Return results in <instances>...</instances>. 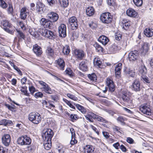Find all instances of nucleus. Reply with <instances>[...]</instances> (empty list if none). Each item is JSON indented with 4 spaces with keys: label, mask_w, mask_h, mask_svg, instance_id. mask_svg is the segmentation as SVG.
<instances>
[{
    "label": "nucleus",
    "mask_w": 153,
    "mask_h": 153,
    "mask_svg": "<svg viewBox=\"0 0 153 153\" xmlns=\"http://www.w3.org/2000/svg\"><path fill=\"white\" fill-rule=\"evenodd\" d=\"M28 120L34 124H38L42 120V117L39 113L32 112L28 116Z\"/></svg>",
    "instance_id": "obj_1"
},
{
    "label": "nucleus",
    "mask_w": 153,
    "mask_h": 153,
    "mask_svg": "<svg viewBox=\"0 0 153 153\" xmlns=\"http://www.w3.org/2000/svg\"><path fill=\"white\" fill-rule=\"evenodd\" d=\"M39 83L42 86L41 89L42 91L46 94H52L54 90H52L49 85L45 82L40 81H39Z\"/></svg>",
    "instance_id": "obj_2"
},
{
    "label": "nucleus",
    "mask_w": 153,
    "mask_h": 153,
    "mask_svg": "<svg viewBox=\"0 0 153 153\" xmlns=\"http://www.w3.org/2000/svg\"><path fill=\"white\" fill-rule=\"evenodd\" d=\"M31 138L27 135L22 136L18 138L17 144L21 146L29 145L31 143Z\"/></svg>",
    "instance_id": "obj_3"
},
{
    "label": "nucleus",
    "mask_w": 153,
    "mask_h": 153,
    "mask_svg": "<svg viewBox=\"0 0 153 153\" xmlns=\"http://www.w3.org/2000/svg\"><path fill=\"white\" fill-rule=\"evenodd\" d=\"M53 136V131L51 129L47 128L43 131L42 136L44 140H51Z\"/></svg>",
    "instance_id": "obj_4"
},
{
    "label": "nucleus",
    "mask_w": 153,
    "mask_h": 153,
    "mask_svg": "<svg viewBox=\"0 0 153 153\" xmlns=\"http://www.w3.org/2000/svg\"><path fill=\"white\" fill-rule=\"evenodd\" d=\"M128 93L126 91H123L121 98L129 106H131L133 104V99L130 97Z\"/></svg>",
    "instance_id": "obj_5"
},
{
    "label": "nucleus",
    "mask_w": 153,
    "mask_h": 153,
    "mask_svg": "<svg viewBox=\"0 0 153 153\" xmlns=\"http://www.w3.org/2000/svg\"><path fill=\"white\" fill-rule=\"evenodd\" d=\"M100 19L103 23L109 24L112 21V16L110 13H105L102 14L100 16Z\"/></svg>",
    "instance_id": "obj_6"
},
{
    "label": "nucleus",
    "mask_w": 153,
    "mask_h": 153,
    "mask_svg": "<svg viewBox=\"0 0 153 153\" xmlns=\"http://www.w3.org/2000/svg\"><path fill=\"white\" fill-rule=\"evenodd\" d=\"M140 110L141 112L146 114V116L151 118L150 117L151 116L152 114L151 109L147 105L140 106Z\"/></svg>",
    "instance_id": "obj_7"
},
{
    "label": "nucleus",
    "mask_w": 153,
    "mask_h": 153,
    "mask_svg": "<svg viewBox=\"0 0 153 153\" xmlns=\"http://www.w3.org/2000/svg\"><path fill=\"white\" fill-rule=\"evenodd\" d=\"M68 23L71 26L72 29H76L78 27V21L75 16H72L68 19Z\"/></svg>",
    "instance_id": "obj_8"
},
{
    "label": "nucleus",
    "mask_w": 153,
    "mask_h": 153,
    "mask_svg": "<svg viewBox=\"0 0 153 153\" xmlns=\"http://www.w3.org/2000/svg\"><path fill=\"white\" fill-rule=\"evenodd\" d=\"M74 55L77 59L81 60L85 56V53L82 50L76 49L74 52Z\"/></svg>",
    "instance_id": "obj_9"
},
{
    "label": "nucleus",
    "mask_w": 153,
    "mask_h": 153,
    "mask_svg": "<svg viewBox=\"0 0 153 153\" xmlns=\"http://www.w3.org/2000/svg\"><path fill=\"white\" fill-rule=\"evenodd\" d=\"M66 27L64 24H62L58 28L59 36L62 37H65L66 36Z\"/></svg>",
    "instance_id": "obj_10"
},
{
    "label": "nucleus",
    "mask_w": 153,
    "mask_h": 153,
    "mask_svg": "<svg viewBox=\"0 0 153 153\" xmlns=\"http://www.w3.org/2000/svg\"><path fill=\"white\" fill-rule=\"evenodd\" d=\"M36 12L39 14H42L45 11V6L42 2L38 1L36 2Z\"/></svg>",
    "instance_id": "obj_11"
},
{
    "label": "nucleus",
    "mask_w": 153,
    "mask_h": 153,
    "mask_svg": "<svg viewBox=\"0 0 153 153\" xmlns=\"http://www.w3.org/2000/svg\"><path fill=\"white\" fill-rule=\"evenodd\" d=\"M2 142L5 146H9L11 138L10 135L8 134H4L2 137Z\"/></svg>",
    "instance_id": "obj_12"
},
{
    "label": "nucleus",
    "mask_w": 153,
    "mask_h": 153,
    "mask_svg": "<svg viewBox=\"0 0 153 153\" xmlns=\"http://www.w3.org/2000/svg\"><path fill=\"white\" fill-rule=\"evenodd\" d=\"M138 56V52L137 51H131L128 54L129 59L131 61H134L137 59Z\"/></svg>",
    "instance_id": "obj_13"
},
{
    "label": "nucleus",
    "mask_w": 153,
    "mask_h": 153,
    "mask_svg": "<svg viewBox=\"0 0 153 153\" xmlns=\"http://www.w3.org/2000/svg\"><path fill=\"white\" fill-rule=\"evenodd\" d=\"M33 50L34 53L38 56H40L42 53L41 48L37 44L33 46Z\"/></svg>",
    "instance_id": "obj_14"
},
{
    "label": "nucleus",
    "mask_w": 153,
    "mask_h": 153,
    "mask_svg": "<svg viewBox=\"0 0 153 153\" xmlns=\"http://www.w3.org/2000/svg\"><path fill=\"white\" fill-rule=\"evenodd\" d=\"M106 84L110 91L112 92L115 90L114 85L113 81L110 78L108 77L106 79Z\"/></svg>",
    "instance_id": "obj_15"
},
{
    "label": "nucleus",
    "mask_w": 153,
    "mask_h": 153,
    "mask_svg": "<svg viewBox=\"0 0 153 153\" xmlns=\"http://www.w3.org/2000/svg\"><path fill=\"white\" fill-rule=\"evenodd\" d=\"M47 17L49 18L52 22H56L59 19L58 14L54 12L49 13L47 15Z\"/></svg>",
    "instance_id": "obj_16"
},
{
    "label": "nucleus",
    "mask_w": 153,
    "mask_h": 153,
    "mask_svg": "<svg viewBox=\"0 0 153 153\" xmlns=\"http://www.w3.org/2000/svg\"><path fill=\"white\" fill-rule=\"evenodd\" d=\"M133 90L136 91H139L140 90V85L139 81L135 80L131 86Z\"/></svg>",
    "instance_id": "obj_17"
},
{
    "label": "nucleus",
    "mask_w": 153,
    "mask_h": 153,
    "mask_svg": "<svg viewBox=\"0 0 153 153\" xmlns=\"http://www.w3.org/2000/svg\"><path fill=\"white\" fill-rule=\"evenodd\" d=\"M57 67L61 70H63L65 66V63L63 59L60 58L56 60Z\"/></svg>",
    "instance_id": "obj_18"
},
{
    "label": "nucleus",
    "mask_w": 153,
    "mask_h": 153,
    "mask_svg": "<svg viewBox=\"0 0 153 153\" xmlns=\"http://www.w3.org/2000/svg\"><path fill=\"white\" fill-rule=\"evenodd\" d=\"M85 116L87 120L90 122H93V119H95V118H96L97 116V115L92 112H89Z\"/></svg>",
    "instance_id": "obj_19"
},
{
    "label": "nucleus",
    "mask_w": 153,
    "mask_h": 153,
    "mask_svg": "<svg viewBox=\"0 0 153 153\" xmlns=\"http://www.w3.org/2000/svg\"><path fill=\"white\" fill-rule=\"evenodd\" d=\"M126 14L128 16L136 17L138 16V13L134 9L130 8L128 9L126 12Z\"/></svg>",
    "instance_id": "obj_20"
},
{
    "label": "nucleus",
    "mask_w": 153,
    "mask_h": 153,
    "mask_svg": "<svg viewBox=\"0 0 153 153\" xmlns=\"http://www.w3.org/2000/svg\"><path fill=\"white\" fill-rule=\"evenodd\" d=\"M28 13V12L26 8H22L20 11V16L21 19L24 20L26 18Z\"/></svg>",
    "instance_id": "obj_21"
},
{
    "label": "nucleus",
    "mask_w": 153,
    "mask_h": 153,
    "mask_svg": "<svg viewBox=\"0 0 153 153\" xmlns=\"http://www.w3.org/2000/svg\"><path fill=\"white\" fill-rule=\"evenodd\" d=\"M85 153H94V148L91 145H87L84 148Z\"/></svg>",
    "instance_id": "obj_22"
},
{
    "label": "nucleus",
    "mask_w": 153,
    "mask_h": 153,
    "mask_svg": "<svg viewBox=\"0 0 153 153\" xmlns=\"http://www.w3.org/2000/svg\"><path fill=\"white\" fill-rule=\"evenodd\" d=\"M98 40L104 45H106L109 41L108 38L104 35L100 36Z\"/></svg>",
    "instance_id": "obj_23"
},
{
    "label": "nucleus",
    "mask_w": 153,
    "mask_h": 153,
    "mask_svg": "<svg viewBox=\"0 0 153 153\" xmlns=\"http://www.w3.org/2000/svg\"><path fill=\"white\" fill-rule=\"evenodd\" d=\"M70 130L71 134V139L70 142V144L71 145H74L76 143L77 141L75 138V134L74 129L73 128H71Z\"/></svg>",
    "instance_id": "obj_24"
},
{
    "label": "nucleus",
    "mask_w": 153,
    "mask_h": 153,
    "mask_svg": "<svg viewBox=\"0 0 153 153\" xmlns=\"http://www.w3.org/2000/svg\"><path fill=\"white\" fill-rule=\"evenodd\" d=\"M122 65V64L121 63H119L116 65L115 69V74L116 76L120 75Z\"/></svg>",
    "instance_id": "obj_25"
},
{
    "label": "nucleus",
    "mask_w": 153,
    "mask_h": 153,
    "mask_svg": "<svg viewBox=\"0 0 153 153\" xmlns=\"http://www.w3.org/2000/svg\"><path fill=\"white\" fill-rule=\"evenodd\" d=\"M124 72L126 76H134L135 75V72L127 68H126L124 70Z\"/></svg>",
    "instance_id": "obj_26"
},
{
    "label": "nucleus",
    "mask_w": 153,
    "mask_h": 153,
    "mask_svg": "<svg viewBox=\"0 0 153 153\" xmlns=\"http://www.w3.org/2000/svg\"><path fill=\"white\" fill-rule=\"evenodd\" d=\"M144 34L147 37H151L153 36V29L152 28H146L144 30Z\"/></svg>",
    "instance_id": "obj_27"
},
{
    "label": "nucleus",
    "mask_w": 153,
    "mask_h": 153,
    "mask_svg": "<svg viewBox=\"0 0 153 153\" xmlns=\"http://www.w3.org/2000/svg\"><path fill=\"white\" fill-rule=\"evenodd\" d=\"M13 123L12 121L6 119H3L0 120V125H4L5 126L12 125Z\"/></svg>",
    "instance_id": "obj_28"
},
{
    "label": "nucleus",
    "mask_w": 153,
    "mask_h": 153,
    "mask_svg": "<svg viewBox=\"0 0 153 153\" xmlns=\"http://www.w3.org/2000/svg\"><path fill=\"white\" fill-rule=\"evenodd\" d=\"M66 114L70 118L69 120L73 122L76 121L79 118V117L76 114H71L70 115L68 112H66Z\"/></svg>",
    "instance_id": "obj_29"
},
{
    "label": "nucleus",
    "mask_w": 153,
    "mask_h": 153,
    "mask_svg": "<svg viewBox=\"0 0 153 153\" xmlns=\"http://www.w3.org/2000/svg\"><path fill=\"white\" fill-rule=\"evenodd\" d=\"M46 52L47 55L51 57H53L54 56V50L50 47L48 46L47 47Z\"/></svg>",
    "instance_id": "obj_30"
},
{
    "label": "nucleus",
    "mask_w": 153,
    "mask_h": 153,
    "mask_svg": "<svg viewBox=\"0 0 153 153\" xmlns=\"http://www.w3.org/2000/svg\"><path fill=\"white\" fill-rule=\"evenodd\" d=\"M93 63L95 66H97L99 68H101L102 62L100 58L98 57L95 58L93 60Z\"/></svg>",
    "instance_id": "obj_31"
},
{
    "label": "nucleus",
    "mask_w": 153,
    "mask_h": 153,
    "mask_svg": "<svg viewBox=\"0 0 153 153\" xmlns=\"http://www.w3.org/2000/svg\"><path fill=\"white\" fill-rule=\"evenodd\" d=\"M94 10L93 7H88L86 10L87 15L88 16H91L93 15L94 13Z\"/></svg>",
    "instance_id": "obj_32"
},
{
    "label": "nucleus",
    "mask_w": 153,
    "mask_h": 153,
    "mask_svg": "<svg viewBox=\"0 0 153 153\" xmlns=\"http://www.w3.org/2000/svg\"><path fill=\"white\" fill-rule=\"evenodd\" d=\"M87 62H86L82 61L79 64V67L81 70L83 71H87L88 68Z\"/></svg>",
    "instance_id": "obj_33"
},
{
    "label": "nucleus",
    "mask_w": 153,
    "mask_h": 153,
    "mask_svg": "<svg viewBox=\"0 0 153 153\" xmlns=\"http://www.w3.org/2000/svg\"><path fill=\"white\" fill-rule=\"evenodd\" d=\"M44 146L45 149L47 150L50 149L52 146L51 140H44Z\"/></svg>",
    "instance_id": "obj_34"
},
{
    "label": "nucleus",
    "mask_w": 153,
    "mask_h": 153,
    "mask_svg": "<svg viewBox=\"0 0 153 153\" xmlns=\"http://www.w3.org/2000/svg\"><path fill=\"white\" fill-rule=\"evenodd\" d=\"M93 46L95 48L96 51L99 52H103V48L97 42H95Z\"/></svg>",
    "instance_id": "obj_35"
},
{
    "label": "nucleus",
    "mask_w": 153,
    "mask_h": 153,
    "mask_svg": "<svg viewBox=\"0 0 153 153\" xmlns=\"http://www.w3.org/2000/svg\"><path fill=\"white\" fill-rule=\"evenodd\" d=\"M74 105H75L77 109L80 111L82 113L84 114L86 112V110L82 106L78 104L74 103Z\"/></svg>",
    "instance_id": "obj_36"
},
{
    "label": "nucleus",
    "mask_w": 153,
    "mask_h": 153,
    "mask_svg": "<svg viewBox=\"0 0 153 153\" xmlns=\"http://www.w3.org/2000/svg\"><path fill=\"white\" fill-rule=\"evenodd\" d=\"M70 49L69 47L67 45H65L63 47L62 52L64 54L68 55L70 52Z\"/></svg>",
    "instance_id": "obj_37"
},
{
    "label": "nucleus",
    "mask_w": 153,
    "mask_h": 153,
    "mask_svg": "<svg viewBox=\"0 0 153 153\" xmlns=\"http://www.w3.org/2000/svg\"><path fill=\"white\" fill-rule=\"evenodd\" d=\"M16 31L18 33L17 36L19 39H25V36L24 34L21 31L16 30Z\"/></svg>",
    "instance_id": "obj_38"
},
{
    "label": "nucleus",
    "mask_w": 153,
    "mask_h": 153,
    "mask_svg": "<svg viewBox=\"0 0 153 153\" xmlns=\"http://www.w3.org/2000/svg\"><path fill=\"white\" fill-rule=\"evenodd\" d=\"M147 72V69L146 67L144 66L143 67H142V68L140 71V73L141 75L140 76H145V74Z\"/></svg>",
    "instance_id": "obj_39"
},
{
    "label": "nucleus",
    "mask_w": 153,
    "mask_h": 153,
    "mask_svg": "<svg viewBox=\"0 0 153 153\" xmlns=\"http://www.w3.org/2000/svg\"><path fill=\"white\" fill-rule=\"evenodd\" d=\"M61 6L64 7H67L69 4L68 0H60Z\"/></svg>",
    "instance_id": "obj_40"
},
{
    "label": "nucleus",
    "mask_w": 153,
    "mask_h": 153,
    "mask_svg": "<svg viewBox=\"0 0 153 153\" xmlns=\"http://www.w3.org/2000/svg\"><path fill=\"white\" fill-rule=\"evenodd\" d=\"M65 72L67 75L70 76H73L74 75V73L72 71L70 68H67L65 71Z\"/></svg>",
    "instance_id": "obj_41"
},
{
    "label": "nucleus",
    "mask_w": 153,
    "mask_h": 153,
    "mask_svg": "<svg viewBox=\"0 0 153 153\" xmlns=\"http://www.w3.org/2000/svg\"><path fill=\"white\" fill-rule=\"evenodd\" d=\"M143 52L145 53H147L149 51V48L148 45L147 43H145L142 46Z\"/></svg>",
    "instance_id": "obj_42"
},
{
    "label": "nucleus",
    "mask_w": 153,
    "mask_h": 153,
    "mask_svg": "<svg viewBox=\"0 0 153 153\" xmlns=\"http://www.w3.org/2000/svg\"><path fill=\"white\" fill-rule=\"evenodd\" d=\"M63 101L66 103L70 107L74 109H75V108L74 106L72 105V104L71 102V101L68 100L66 99H63Z\"/></svg>",
    "instance_id": "obj_43"
},
{
    "label": "nucleus",
    "mask_w": 153,
    "mask_h": 153,
    "mask_svg": "<svg viewBox=\"0 0 153 153\" xmlns=\"http://www.w3.org/2000/svg\"><path fill=\"white\" fill-rule=\"evenodd\" d=\"M135 4L137 7L141 6L143 4L142 0H133Z\"/></svg>",
    "instance_id": "obj_44"
},
{
    "label": "nucleus",
    "mask_w": 153,
    "mask_h": 153,
    "mask_svg": "<svg viewBox=\"0 0 153 153\" xmlns=\"http://www.w3.org/2000/svg\"><path fill=\"white\" fill-rule=\"evenodd\" d=\"M124 21L123 22V28L125 30H127L129 27L130 25V22L128 21L126 22H124Z\"/></svg>",
    "instance_id": "obj_45"
},
{
    "label": "nucleus",
    "mask_w": 153,
    "mask_h": 153,
    "mask_svg": "<svg viewBox=\"0 0 153 153\" xmlns=\"http://www.w3.org/2000/svg\"><path fill=\"white\" fill-rule=\"evenodd\" d=\"M88 78L87 80L91 83L94 82H98L97 81V77H87Z\"/></svg>",
    "instance_id": "obj_46"
},
{
    "label": "nucleus",
    "mask_w": 153,
    "mask_h": 153,
    "mask_svg": "<svg viewBox=\"0 0 153 153\" xmlns=\"http://www.w3.org/2000/svg\"><path fill=\"white\" fill-rule=\"evenodd\" d=\"M8 13L9 14H11L13 16V9L12 4H10L9 5L8 8Z\"/></svg>",
    "instance_id": "obj_47"
},
{
    "label": "nucleus",
    "mask_w": 153,
    "mask_h": 153,
    "mask_svg": "<svg viewBox=\"0 0 153 153\" xmlns=\"http://www.w3.org/2000/svg\"><path fill=\"white\" fill-rule=\"evenodd\" d=\"M48 32L47 38L51 39L55 38L54 33L52 31L49 30Z\"/></svg>",
    "instance_id": "obj_48"
},
{
    "label": "nucleus",
    "mask_w": 153,
    "mask_h": 153,
    "mask_svg": "<svg viewBox=\"0 0 153 153\" xmlns=\"http://www.w3.org/2000/svg\"><path fill=\"white\" fill-rule=\"evenodd\" d=\"M27 88L26 87H22V89L21 90V91L25 95L29 96V94L27 93V91L26 90Z\"/></svg>",
    "instance_id": "obj_49"
},
{
    "label": "nucleus",
    "mask_w": 153,
    "mask_h": 153,
    "mask_svg": "<svg viewBox=\"0 0 153 153\" xmlns=\"http://www.w3.org/2000/svg\"><path fill=\"white\" fill-rule=\"evenodd\" d=\"M117 120L118 121L121 123L123 125H124L125 124V123L124 122L125 119L124 118L121 116H119L117 118Z\"/></svg>",
    "instance_id": "obj_50"
},
{
    "label": "nucleus",
    "mask_w": 153,
    "mask_h": 153,
    "mask_svg": "<svg viewBox=\"0 0 153 153\" xmlns=\"http://www.w3.org/2000/svg\"><path fill=\"white\" fill-rule=\"evenodd\" d=\"M67 96L70 99L75 101L77 100L78 99V98L76 97L75 96L71 94H67Z\"/></svg>",
    "instance_id": "obj_51"
},
{
    "label": "nucleus",
    "mask_w": 153,
    "mask_h": 153,
    "mask_svg": "<svg viewBox=\"0 0 153 153\" xmlns=\"http://www.w3.org/2000/svg\"><path fill=\"white\" fill-rule=\"evenodd\" d=\"M0 6L3 8H5L7 7V5L3 0H0Z\"/></svg>",
    "instance_id": "obj_52"
},
{
    "label": "nucleus",
    "mask_w": 153,
    "mask_h": 153,
    "mask_svg": "<svg viewBox=\"0 0 153 153\" xmlns=\"http://www.w3.org/2000/svg\"><path fill=\"white\" fill-rule=\"evenodd\" d=\"M43 94L41 92H38L36 93L34 96L36 98H42L43 97Z\"/></svg>",
    "instance_id": "obj_53"
},
{
    "label": "nucleus",
    "mask_w": 153,
    "mask_h": 153,
    "mask_svg": "<svg viewBox=\"0 0 153 153\" xmlns=\"http://www.w3.org/2000/svg\"><path fill=\"white\" fill-rule=\"evenodd\" d=\"M89 25L92 29H95L97 27V25L93 22H91L90 23H89Z\"/></svg>",
    "instance_id": "obj_54"
},
{
    "label": "nucleus",
    "mask_w": 153,
    "mask_h": 153,
    "mask_svg": "<svg viewBox=\"0 0 153 153\" xmlns=\"http://www.w3.org/2000/svg\"><path fill=\"white\" fill-rule=\"evenodd\" d=\"M3 25L5 27H10V23L8 22L6 20H3L2 22Z\"/></svg>",
    "instance_id": "obj_55"
},
{
    "label": "nucleus",
    "mask_w": 153,
    "mask_h": 153,
    "mask_svg": "<svg viewBox=\"0 0 153 153\" xmlns=\"http://www.w3.org/2000/svg\"><path fill=\"white\" fill-rule=\"evenodd\" d=\"M4 105L10 111H13V110L15 109L14 107L11 106L10 105L6 103H4Z\"/></svg>",
    "instance_id": "obj_56"
},
{
    "label": "nucleus",
    "mask_w": 153,
    "mask_h": 153,
    "mask_svg": "<svg viewBox=\"0 0 153 153\" xmlns=\"http://www.w3.org/2000/svg\"><path fill=\"white\" fill-rule=\"evenodd\" d=\"M29 90L32 94H33L35 91V88L33 86H31L29 87Z\"/></svg>",
    "instance_id": "obj_57"
},
{
    "label": "nucleus",
    "mask_w": 153,
    "mask_h": 153,
    "mask_svg": "<svg viewBox=\"0 0 153 153\" xmlns=\"http://www.w3.org/2000/svg\"><path fill=\"white\" fill-rule=\"evenodd\" d=\"M48 20V19L42 18L41 20L40 23L42 25L45 26Z\"/></svg>",
    "instance_id": "obj_58"
},
{
    "label": "nucleus",
    "mask_w": 153,
    "mask_h": 153,
    "mask_svg": "<svg viewBox=\"0 0 153 153\" xmlns=\"http://www.w3.org/2000/svg\"><path fill=\"white\" fill-rule=\"evenodd\" d=\"M51 99L55 102H57L59 100L58 97L57 95H51Z\"/></svg>",
    "instance_id": "obj_59"
},
{
    "label": "nucleus",
    "mask_w": 153,
    "mask_h": 153,
    "mask_svg": "<svg viewBox=\"0 0 153 153\" xmlns=\"http://www.w3.org/2000/svg\"><path fill=\"white\" fill-rule=\"evenodd\" d=\"M113 129L114 131L120 133V128L119 127L115 126H114L113 127Z\"/></svg>",
    "instance_id": "obj_60"
},
{
    "label": "nucleus",
    "mask_w": 153,
    "mask_h": 153,
    "mask_svg": "<svg viewBox=\"0 0 153 153\" xmlns=\"http://www.w3.org/2000/svg\"><path fill=\"white\" fill-rule=\"evenodd\" d=\"M49 101L47 102L45 100L42 101V104L43 106H45V107L48 108L49 105Z\"/></svg>",
    "instance_id": "obj_61"
},
{
    "label": "nucleus",
    "mask_w": 153,
    "mask_h": 153,
    "mask_svg": "<svg viewBox=\"0 0 153 153\" xmlns=\"http://www.w3.org/2000/svg\"><path fill=\"white\" fill-rule=\"evenodd\" d=\"M144 83H149L150 82V80L149 79L148 77H142Z\"/></svg>",
    "instance_id": "obj_62"
},
{
    "label": "nucleus",
    "mask_w": 153,
    "mask_h": 153,
    "mask_svg": "<svg viewBox=\"0 0 153 153\" xmlns=\"http://www.w3.org/2000/svg\"><path fill=\"white\" fill-rule=\"evenodd\" d=\"M52 22L51 20L48 19L45 26L46 27H49L52 25Z\"/></svg>",
    "instance_id": "obj_63"
},
{
    "label": "nucleus",
    "mask_w": 153,
    "mask_h": 153,
    "mask_svg": "<svg viewBox=\"0 0 153 153\" xmlns=\"http://www.w3.org/2000/svg\"><path fill=\"white\" fill-rule=\"evenodd\" d=\"M102 133L104 137L106 139H108L110 135L109 133L106 131H103Z\"/></svg>",
    "instance_id": "obj_64"
}]
</instances>
